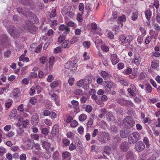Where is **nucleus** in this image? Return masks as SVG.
<instances>
[{
	"label": "nucleus",
	"mask_w": 160,
	"mask_h": 160,
	"mask_svg": "<svg viewBox=\"0 0 160 160\" xmlns=\"http://www.w3.org/2000/svg\"><path fill=\"white\" fill-rule=\"evenodd\" d=\"M140 138V134L138 132H134L131 134L128 138V141L130 143H135L138 141Z\"/></svg>",
	"instance_id": "1"
},
{
	"label": "nucleus",
	"mask_w": 160,
	"mask_h": 160,
	"mask_svg": "<svg viewBox=\"0 0 160 160\" xmlns=\"http://www.w3.org/2000/svg\"><path fill=\"white\" fill-rule=\"evenodd\" d=\"M123 123L128 128H130L134 126L135 122L132 117L128 116L124 119Z\"/></svg>",
	"instance_id": "2"
},
{
	"label": "nucleus",
	"mask_w": 160,
	"mask_h": 160,
	"mask_svg": "<svg viewBox=\"0 0 160 160\" xmlns=\"http://www.w3.org/2000/svg\"><path fill=\"white\" fill-rule=\"evenodd\" d=\"M77 67V65L74 61H68L65 65V68L70 69L72 71L76 69Z\"/></svg>",
	"instance_id": "3"
},
{
	"label": "nucleus",
	"mask_w": 160,
	"mask_h": 160,
	"mask_svg": "<svg viewBox=\"0 0 160 160\" xmlns=\"http://www.w3.org/2000/svg\"><path fill=\"white\" fill-rule=\"evenodd\" d=\"M26 27L28 31L33 34L35 33L38 29L37 27L30 22H28V23H26Z\"/></svg>",
	"instance_id": "4"
},
{
	"label": "nucleus",
	"mask_w": 160,
	"mask_h": 160,
	"mask_svg": "<svg viewBox=\"0 0 160 160\" xmlns=\"http://www.w3.org/2000/svg\"><path fill=\"white\" fill-rule=\"evenodd\" d=\"M119 39L121 42L123 43H130L132 40V37L131 35H128L126 37L124 35H122L119 37Z\"/></svg>",
	"instance_id": "5"
},
{
	"label": "nucleus",
	"mask_w": 160,
	"mask_h": 160,
	"mask_svg": "<svg viewBox=\"0 0 160 160\" xmlns=\"http://www.w3.org/2000/svg\"><path fill=\"white\" fill-rule=\"evenodd\" d=\"M18 121L19 122H18L17 124V126L18 127L22 126L23 127L26 128L29 123L28 120H24L23 118L19 116L18 117Z\"/></svg>",
	"instance_id": "6"
},
{
	"label": "nucleus",
	"mask_w": 160,
	"mask_h": 160,
	"mask_svg": "<svg viewBox=\"0 0 160 160\" xmlns=\"http://www.w3.org/2000/svg\"><path fill=\"white\" fill-rule=\"evenodd\" d=\"M11 36L14 38H17L19 36L18 29L12 25H11Z\"/></svg>",
	"instance_id": "7"
},
{
	"label": "nucleus",
	"mask_w": 160,
	"mask_h": 160,
	"mask_svg": "<svg viewBox=\"0 0 160 160\" xmlns=\"http://www.w3.org/2000/svg\"><path fill=\"white\" fill-rule=\"evenodd\" d=\"M145 147V145L142 141L137 142L135 146V149L137 152H141L143 151Z\"/></svg>",
	"instance_id": "8"
},
{
	"label": "nucleus",
	"mask_w": 160,
	"mask_h": 160,
	"mask_svg": "<svg viewBox=\"0 0 160 160\" xmlns=\"http://www.w3.org/2000/svg\"><path fill=\"white\" fill-rule=\"evenodd\" d=\"M51 133L53 137H57L59 135V127L58 124H56L52 127Z\"/></svg>",
	"instance_id": "9"
},
{
	"label": "nucleus",
	"mask_w": 160,
	"mask_h": 160,
	"mask_svg": "<svg viewBox=\"0 0 160 160\" xmlns=\"http://www.w3.org/2000/svg\"><path fill=\"white\" fill-rule=\"evenodd\" d=\"M26 16L27 18L30 19L32 18L34 21L35 23L38 22V20L36 16L31 12H29L27 13Z\"/></svg>",
	"instance_id": "10"
},
{
	"label": "nucleus",
	"mask_w": 160,
	"mask_h": 160,
	"mask_svg": "<svg viewBox=\"0 0 160 160\" xmlns=\"http://www.w3.org/2000/svg\"><path fill=\"white\" fill-rule=\"evenodd\" d=\"M110 139V136L107 133L103 134V137L100 139V142L102 143H105L108 141Z\"/></svg>",
	"instance_id": "11"
},
{
	"label": "nucleus",
	"mask_w": 160,
	"mask_h": 160,
	"mask_svg": "<svg viewBox=\"0 0 160 160\" xmlns=\"http://www.w3.org/2000/svg\"><path fill=\"white\" fill-rule=\"evenodd\" d=\"M2 40L0 39V56H2V49L3 47H5L6 43L7 42V37L4 36Z\"/></svg>",
	"instance_id": "12"
},
{
	"label": "nucleus",
	"mask_w": 160,
	"mask_h": 160,
	"mask_svg": "<svg viewBox=\"0 0 160 160\" xmlns=\"http://www.w3.org/2000/svg\"><path fill=\"white\" fill-rule=\"evenodd\" d=\"M111 60L113 65H115L119 62L117 55L116 54H112L111 56Z\"/></svg>",
	"instance_id": "13"
},
{
	"label": "nucleus",
	"mask_w": 160,
	"mask_h": 160,
	"mask_svg": "<svg viewBox=\"0 0 160 160\" xmlns=\"http://www.w3.org/2000/svg\"><path fill=\"white\" fill-rule=\"evenodd\" d=\"M103 84L105 85V88H115L116 87V85L114 83L108 81L103 82Z\"/></svg>",
	"instance_id": "14"
},
{
	"label": "nucleus",
	"mask_w": 160,
	"mask_h": 160,
	"mask_svg": "<svg viewBox=\"0 0 160 160\" xmlns=\"http://www.w3.org/2000/svg\"><path fill=\"white\" fill-rule=\"evenodd\" d=\"M41 145L43 148L45 149L46 151H48L51 146L50 143L44 141L42 142Z\"/></svg>",
	"instance_id": "15"
},
{
	"label": "nucleus",
	"mask_w": 160,
	"mask_h": 160,
	"mask_svg": "<svg viewBox=\"0 0 160 160\" xmlns=\"http://www.w3.org/2000/svg\"><path fill=\"white\" fill-rule=\"evenodd\" d=\"M134 63L136 65L139 64L141 61V58L139 54H134V58L133 59Z\"/></svg>",
	"instance_id": "16"
},
{
	"label": "nucleus",
	"mask_w": 160,
	"mask_h": 160,
	"mask_svg": "<svg viewBox=\"0 0 160 160\" xmlns=\"http://www.w3.org/2000/svg\"><path fill=\"white\" fill-rule=\"evenodd\" d=\"M59 29L62 31L65 30L64 33L66 34H68L70 31L69 28L64 24L60 25L59 27Z\"/></svg>",
	"instance_id": "17"
},
{
	"label": "nucleus",
	"mask_w": 160,
	"mask_h": 160,
	"mask_svg": "<svg viewBox=\"0 0 160 160\" xmlns=\"http://www.w3.org/2000/svg\"><path fill=\"white\" fill-rule=\"evenodd\" d=\"M121 147L122 150L126 152L128 150L129 145L127 142H122L121 145Z\"/></svg>",
	"instance_id": "18"
},
{
	"label": "nucleus",
	"mask_w": 160,
	"mask_h": 160,
	"mask_svg": "<svg viewBox=\"0 0 160 160\" xmlns=\"http://www.w3.org/2000/svg\"><path fill=\"white\" fill-rule=\"evenodd\" d=\"M92 76L91 75H89L86 76L85 78L83 79L85 81V85H86L87 87L88 84L92 82Z\"/></svg>",
	"instance_id": "19"
},
{
	"label": "nucleus",
	"mask_w": 160,
	"mask_h": 160,
	"mask_svg": "<svg viewBox=\"0 0 160 160\" xmlns=\"http://www.w3.org/2000/svg\"><path fill=\"white\" fill-rule=\"evenodd\" d=\"M112 148L111 146H106L104 147L103 152V155L104 157H106V154L107 155H109L110 154L109 152L111 150Z\"/></svg>",
	"instance_id": "20"
},
{
	"label": "nucleus",
	"mask_w": 160,
	"mask_h": 160,
	"mask_svg": "<svg viewBox=\"0 0 160 160\" xmlns=\"http://www.w3.org/2000/svg\"><path fill=\"white\" fill-rule=\"evenodd\" d=\"M118 81L120 84L124 86H127L128 85L129 82L126 79L121 78H118Z\"/></svg>",
	"instance_id": "21"
},
{
	"label": "nucleus",
	"mask_w": 160,
	"mask_h": 160,
	"mask_svg": "<svg viewBox=\"0 0 160 160\" xmlns=\"http://www.w3.org/2000/svg\"><path fill=\"white\" fill-rule=\"evenodd\" d=\"M62 13L64 14L65 15H67L70 17H71V16H70V14L72 15L73 14V13L72 12H69V9L66 7H64L63 8L62 11Z\"/></svg>",
	"instance_id": "22"
},
{
	"label": "nucleus",
	"mask_w": 160,
	"mask_h": 160,
	"mask_svg": "<svg viewBox=\"0 0 160 160\" xmlns=\"http://www.w3.org/2000/svg\"><path fill=\"white\" fill-rule=\"evenodd\" d=\"M128 132L127 130L124 128L121 129L120 132V134L122 138H126L128 136Z\"/></svg>",
	"instance_id": "23"
},
{
	"label": "nucleus",
	"mask_w": 160,
	"mask_h": 160,
	"mask_svg": "<svg viewBox=\"0 0 160 160\" xmlns=\"http://www.w3.org/2000/svg\"><path fill=\"white\" fill-rule=\"evenodd\" d=\"M39 117L37 114H35L32 116V122L33 124H36L38 123Z\"/></svg>",
	"instance_id": "24"
},
{
	"label": "nucleus",
	"mask_w": 160,
	"mask_h": 160,
	"mask_svg": "<svg viewBox=\"0 0 160 160\" xmlns=\"http://www.w3.org/2000/svg\"><path fill=\"white\" fill-rule=\"evenodd\" d=\"M51 98L53 100H54L56 104L57 105H59V104L58 102L59 101L58 97L56 94H53L51 95Z\"/></svg>",
	"instance_id": "25"
},
{
	"label": "nucleus",
	"mask_w": 160,
	"mask_h": 160,
	"mask_svg": "<svg viewBox=\"0 0 160 160\" xmlns=\"http://www.w3.org/2000/svg\"><path fill=\"white\" fill-rule=\"evenodd\" d=\"M70 41L68 40L64 41L62 44V46L63 48H68L71 46Z\"/></svg>",
	"instance_id": "26"
},
{
	"label": "nucleus",
	"mask_w": 160,
	"mask_h": 160,
	"mask_svg": "<svg viewBox=\"0 0 160 160\" xmlns=\"http://www.w3.org/2000/svg\"><path fill=\"white\" fill-rule=\"evenodd\" d=\"M126 21V16L124 15H122L121 17H119L118 18V22L120 23L121 26L122 27L123 25V22Z\"/></svg>",
	"instance_id": "27"
},
{
	"label": "nucleus",
	"mask_w": 160,
	"mask_h": 160,
	"mask_svg": "<svg viewBox=\"0 0 160 160\" xmlns=\"http://www.w3.org/2000/svg\"><path fill=\"white\" fill-rule=\"evenodd\" d=\"M48 63L49 64V68L50 69H51L52 68L54 63V58L53 57H50Z\"/></svg>",
	"instance_id": "28"
},
{
	"label": "nucleus",
	"mask_w": 160,
	"mask_h": 160,
	"mask_svg": "<svg viewBox=\"0 0 160 160\" xmlns=\"http://www.w3.org/2000/svg\"><path fill=\"white\" fill-rule=\"evenodd\" d=\"M114 116L112 113L109 112L107 113L106 115V118L108 121H111L114 119Z\"/></svg>",
	"instance_id": "29"
},
{
	"label": "nucleus",
	"mask_w": 160,
	"mask_h": 160,
	"mask_svg": "<svg viewBox=\"0 0 160 160\" xmlns=\"http://www.w3.org/2000/svg\"><path fill=\"white\" fill-rule=\"evenodd\" d=\"M101 76L105 79H107L109 78V74L105 71H102L100 73Z\"/></svg>",
	"instance_id": "30"
},
{
	"label": "nucleus",
	"mask_w": 160,
	"mask_h": 160,
	"mask_svg": "<svg viewBox=\"0 0 160 160\" xmlns=\"http://www.w3.org/2000/svg\"><path fill=\"white\" fill-rule=\"evenodd\" d=\"M52 157L53 160H59L60 159L59 154L58 151H55L53 152Z\"/></svg>",
	"instance_id": "31"
},
{
	"label": "nucleus",
	"mask_w": 160,
	"mask_h": 160,
	"mask_svg": "<svg viewBox=\"0 0 160 160\" xmlns=\"http://www.w3.org/2000/svg\"><path fill=\"white\" fill-rule=\"evenodd\" d=\"M145 14L146 19L149 20L152 16V12L150 9L147 10L145 11Z\"/></svg>",
	"instance_id": "32"
},
{
	"label": "nucleus",
	"mask_w": 160,
	"mask_h": 160,
	"mask_svg": "<svg viewBox=\"0 0 160 160\" xmlns=\"http://www.w3.org/2000/svg\"><path fill=\"white\" fill-rule=\"evenodd\" d=\"M149 33L155 39H156L158 36V33L153 30H151L149 32Z\"/></svg>",
	"instance_id": "33"
},
{
	"label": "nucleus",
	"mask_w": 160,
	"mask_h": 160,
	"mask_svg": "<svg viewBox=\"0 0 160 160\" xmlns=\"http://www.w3.org/2000/svg\"><path fill=\"white\" fill-rule=\"evenodd\" d=\"M25 54H23L19 57V60L20 61H22L24 62L26 61L28 62L29 61V58L27 57H25Z\"/></svg>",
	"instance_id": "34"
},
{
	"label": "nucleus",
	"mask_w": 160,
	"mask_h": 160,
	"mask_svg": "<svg viewBox=\"0 0 160 160\" xmlns=\"http://www.w3.org/2000/svg\"><path fill=\"white\" fill-rule=\"evenodd\" d=\"M117 102L122 106H124L125 100L123 98H119L116 100Z\"/></svg>",
	"instance_id": "35"
},
{
	"label": "nucleus",
	"mask_w": 160,
	"mask_h": 160,
	"mask_svg": "<svg viewBox=\"0 0 160 160\" xmlns=\"http://www.w3.org/2000/svg\"><path fill=\"white\" fill-rule=\"evenodd\" d=\"M124 106L127 107H132L134 106L133 102L131 100H125V101L124 103Z\"/></svg>",
	"instance_id": "36"
},
{
	"label": "nucleus",
	"mask_w": 160,
	"mask_h": 160,
	"mask_svg": "<svg viewBox=\"0 0 160 160\" xmlns=\"http://www.w3.org/2000/svg\"><path fill=\"white\" fill-rule=\"evenodd\" d=\"M159 63L157 61L152 62L151 64V67L153 69H157L158 67Z\"/></svg>",
	"instance_id": "37"
},
{
	"label": "nucleus",
	"mask_w": 160,
	"mask_h": 160,
	"mask_svg": "<svg viewBox=\"0 0 160 160\" xmlns=\"http://www.w3.org/2000/svg\"><path fill=\"white\" fill-rule=\"evenodd\" d=\"M126 157L128 160H133L134 157L132 152H128Z\"/></svg>",
	"instance_id": "38"
},
{
	"label": "nucleus",
	"mask_w": 160,
	"mask_h": 160,
	"mask_svg": "<svg viewBox=\"0 0 160 160\" xmlns=\"http://www.w3.org/2000/svg\"><path fill=\"white\" fill-rule=\"evenodd\" d=\"M143 141L145 144L147 148H148L150 146L148 138L146 137H145L143 139Z\"/></svg>",
	"instance_id": "39"
},
{
	"label": "nucleus",
	"mask_w": 160,
	"mask_h": 160,
	"mask_svg": "<svg viewBox=\"0 0 160 160\" xmlns=\"http://www.w3.org/2000/svg\"><path fill=\"white\" fill-rule=\"evenodd\" d=\"M132 19L133 21H136L138 18V13L137 12H134L132 13Z\"/></svg>",
	"instance_id": "40"
},
{
	"label": "nucleus",
	"mask_w": 160,
	"mask_h": 160,
	"mask_svg": "<svg viewBox=\"0 0 160 160\" xmlns=\"http://www.w3.org/2000/svg\"><path fill=\"white\" fill-rule=\"evenodd\" d=\"M87 118V116L85 114H81L79 117V120L81 121H84Z\"/></svg>",
	"instance_id": "41"
},
{
	"label": "nucleus",
	"mask_w": 160,
	"mask_h": 160,
	"mask_svg": "<svg viewBox=\"0 0 160 160\" xmlns=\"http://www.w3.org/2000/svg\"><path fill=\"white\" fill-rule=\"evenodd\" d=\"M132 71V70L131 68L128 67L126 69L123 71L122 73L124 74L128 75L131 73Z\"/></svg>",
	"instance_id": "42"
},
{
	"label": "nucleus",
	"mask_w": 160,
	"mask_h": 160,
	"mask_svg": "<svg viewBox=\"0 0 160 160\" xmlns=\"http://www.w3.org/2000/svg\"><path fill=\"white\" fill-rule=\"evenodd\" d=\"M127 91L133 97L136 96V94L135 93V91L134 90L132 89L131 88H128L127 89Z\"/></svg>",
	"instance_id": "43"
},
{
	"label": "nucleus",
	"mask_w": 160,
	"mask_h": 160,
	"mask_svg": "<svg viewBox=\"0 0 160 160\" xmlns=\"http://www.w3.org/2000/svg\"><path fill=\"white\" fill-rule=\"evenodd\" d=\"M77 84L78 86L79 87H81L82 86H86V85H85V81L83 79L79 81L77 83Z\"/></svg>",
	"instance_id": "44"
},
{
	"label": "nucleus",
	"mask_w": 160,
	"mask_h": 160,
	"mask_svg": "<svg viewBox=\"0 0 160 160\" xmlns=\"http://www.w3.org/2000/svg\"><path fill=\"white\" fill-rule=\"evenodd\" d=\"M85 111L88 113H90L92 111V108L90 105H87L85 107Z\"/></svg>",
	"instance_id": "45"
},
{
	"label": "nucleus",
	"mask_w": 160,
	"mask_h": 160,
	"mask_svg": "<svg viewBox=\"0 0 160 160\" xmlns=\"http://www.w3.org/2000/svg\"><path fill=\"white\" fill-rule=\"evenodd\" d=\"M19 92L20 91L18 89L16 88L14 89L12 92V95L13 97H17L18 96V94Z\"/></svg>",
	"instance_id": "46"
},
{
	"label": "nucleus",
	"mask_w": 160,
	"mask_h": 160,
	"mask_svg": "<svg viewBox=\"0 0 160 160\" xmlns=\"http://www.w3.org/2000/svg\"><path fill=\"white\" fill-rule=\"evenodd\" d=\"M62 142L63 144L66 147L70 144V141L66 138L63 139Z\"/></svg>",
	"instance_id": "47"
},
{
	"label": "nucleus",
	"mask_w": 160,
	"mask_h": 160,
	"mask_svg": "<svg viewBox=\"0 0 160 160\" xmlns=\"http://www.w3.org/2000/svg\"><path fill=\"white\" fill-rule=\"evenodd\" d=\"M146 89L148 92L150 93L152 91V88L150 85L148 84H146Z\"/></svg>",
	"instance_id": "48"
},
{
	"label": "nucleus",
	"mask_w": 160,
	"mask_h": 160,
	"mask_svg": "<svg viewBox=\"0 0 160 160\" xmlns=\"http://www.w3.org/2000/svg\"><path fill=\"white\" fill-rule=\"evenodd\" d=\"M31 136L32 139L36 140H37L39 138L38 135L37 134H32Z\"/></svg>",
	"instance_id": "49"
},
{
	"label": "nucleus",
	"mask_w": 160,
	"mask_h": 160,
	"mask_svg": "<svg viewBox=\"0 0 160 160\" xmlns=\"http://www.w3.org/2000/svg\"><path fill=\"white\" fill-rule=\"evenodd\" d=\"M83 45L84 47L88 48L90 46L91 43L90 41H86L83 42Z\"/></svg>",
	"instance_id": "50"
},
{
	"label": "nucleus",
	"mask_w": 160,
	"mask_h": 160,
	"mask_svg": "<svg viewBox=\"0 0 160 160\" xmlns=\"http://www.w3.org/2000/svg\"><path fill=\"white\" fill-rule=\"evenodd\" d=\"M78 40L77 37L76 36H74L72 37V38L71 39L70 43L71 45L74 43L76 42Z\"/></svg>",
	"instance_id": "51"
},
{
	"label": "nucleus",
	"mask_w": 160,
	"mask_h": 160,
	"mask_svg": "<svg viewBox=\"0 0 160 160\" xmlns=\"http://www.w3.org/2000/svg\"><path fill=\"white\" fill-rule=\"evenodd\" d=\"M41 132L42 134L45 135H47L49 132L48 129L46 128H42L41 130Z\"/></svg>",
	"instance_id": "52"
},
{
	"label": "nucleus",
	"mask_w": 160,
	"mask_h": 160,
	"mask_svg": "<svg viewBox=\"0 0 160 160\" xmlns=\"http://www.w3.org/2000/svg\"><path fill=\"white\" fill-rule=\"evenodd\" d=\"M70 155V153L68 152H64L62 154V157L64 158H66L68 157Z\"/></svg>",
	"instance_id": "53"
},
{
	"label": "nucleus",
	"mask_w": 160,
	"mask_h": 160,
	"mask_svg": "<svg viewBox=\"0 0 160 160\" xmlns=\"http://www.w3.org/2000/svg\"><path fill=\"white\" fill-rule=\"evenodd\" d=\"M58 81H55L51 83L50 84V86L51 88H54L58 86Z\"/></svg>",
	"instance_id": "54"
},
{
	"label": "nucleus",
	"mask_w": 160,
	"mask_h": 160,
	"mask_svg": "<svg viewBox=\"0 0 160 160\" xmlns=\"http://www.w3.org/2000/svg\"><path fill=\"white\" fill-rule=\"evenodd\" d=\"M47 151L43 152V156L45 159H48L50 158L51 156Z\"/></svg>",
	"instance_id": "55"
},
{
	"label": "nucleus",
	"mask_w": 160,
	"mask_h": 160,
	"mask_svg": "<svg viewBox=\"0 0 160 160\" xmlns=\"http://www.w3.org/2000/svg\"><path fill=\"white\" fill-rule=\"evenodd\" d=\"M49 116L51 118L54 119L56 117L57 114L53 112H50Z\"/></svg>",
	"instance_id": "56"
},
{
	"label": "nucleus",
	"mask_w": 160,
	"mask_h": 160,
	"mask_svg": "<svg viewBox=\"0 0 160 160\" xmlns=\"http://www.w3.org/2000/svg\"><path fill=\"white\" fill-rule=\"evenodd\" d=\"M44 123L46 125L49 126H51L52 124V123L51 121L48 119L45 120Z\"/></svg>",
	"instance_id": "57"
},
{
	"label": "nucleus",
	"mask_w": 160,
	"mask_h": 160,
	"mask_svg": "<svg viewBox=\"0 0 160 160\" xmlns=\"http://www.w3.org/2000/svg\"><path fill=\"white\" fill-rule=\"evenodd\" d=\"M144 36L143 35H141L138 38L137 41L139 44H140L141 43L143 40V38Z\"/></svg>",
	"instance_id": "58"
},
{
	"label": "nucleus",
	"mask_w": 160,
	"mask_h": 160,
	"mask_svg": "<svg viewBox=\"0 0 160 160\" xmlns=\"http://www.w3.org/2000/svg\"><path fill=\"white\" fill-rule=\"evenodd\" d=\"M29 102L32 104L35 105L37 102V99L34 97L30 99Z\"/></svg>",
	"instance_id": "59"
},
{
	"label": "nucleus",
	"mask_w": 160,
	"mask_h": 160,
	"mask_svg": "<svg viewBox=\"0 0 160 160\" xmlns=\"http://www.w3.org/2000/svg\"><path fill=\"white\" fill-rule=\"evenodd\" d=\"M121 138L119 136H116L113 138V141L116 142H121Z\"/></svg>",
	"instance_id": "60"
},
{
	"label": "nucleus",
	"mask_w": 160,
	"mask_h": 160,
	"mask_svg": "<svg viewBox=\"0 0 160 160\" xmlns=\"http://www.w3.org/2000/svg\"><path fill=\"white\" fill-rule=\"evenodd\" d=\"M66 39L65 36L62 35L59 37L58 38V41L60 42H63Z\"/></svg>",
	"instance_id": "61"
},
{
	"label": "nucleus",
	"mask_w": 160,
	"mask_h": 160,
	"mask_svg": "<svg viewBox=\"0 0 160 160\" xmlns=\"http://www.w3.org/2000/svg\"><path fill=\"white\" fill-rule=\"evenodd\" d=\"M74 93L77 95H82V90L80 89H76Z\"/></svg>",
	"instance_id": "62"
},
{
	"label": "nucleus",
	"mask_w": 160,
	"mask_h": 160,
	"mask_svg": "<svg viewBox=\"0 0 160 160\" xmlns=\"http://www.w3.org/2000/svg\"><path fill=\"white\" fill-rule=\"evenodd\" d=\"M39 61L43 64L45 63L47 61L46 57H41L39 59Z\"/></svg>",
	"instance_id": "63"
},
{
	"label": "nucleus",
	"mask_w": 160,
	"mask_h": 160,
	"mask_svg": "<svg viewBox=\"0 0 160 160\" xmlns=\"http://www.w3.org/2000/svg\"><path fill=\"white\" fill-rule=\"evenodd\" d=\"M154 29L157 32H160V26L157 23L154 24Z\"/></svg>",
	"instance_id": "64"
}]
</instances>
